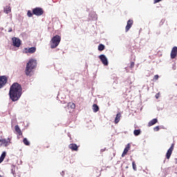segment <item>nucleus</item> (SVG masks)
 I'll return each instance as SVG.
<instances>
[{"mask_svg": "<svg viewBox=\"0 0 177 177\" xmlns=\"http://www.w3.org/2000/svg\"><path fill=\"white\" fill-rule=\"evenodd\" d=\"M37 67V60L31 59L29 60L28 63L26 64V68L25 71L26 75H30L31 71Z\"/></svg>", "mask_w": 177, "mask_h": 177, "instance_id": "f03ea898", "label": "nucleus"}, {"mask_svg": "<svg viewBox=\"0 0 177 177\" xmlns=\"http://www.w3.org/2000/svg\"><path fill=\"white\" fill-rule=\"evenodd\" d=\"M60 41H62V37L56 35L54 36L51 40L50 41V46L51 49H55L59 46V44H60Z\"/></svg>", "mask_w": 177, "mask_h": 177, "instance_id": "7ed1b4c3", "label": "nucleus"}, {"mask_svg": "<svg viewBox=\"0 0 177 177\" xmlns=\"http://www.w3.org/2000/svg\"><path fill=\"white\" fill-rule=\"evenodd\" d=\"M98 111H99V106H97V104H93V113H97Z\"/></svg>", "mask_w": 177, "mask_h": 177, "instance_id": "a211bd4d", "label": "nucleus"}, {"mask_svg": "<svg viewBox=\"0 0 177 177\" xmlns=\"http://www.w3.org/2000/svg\"><path fill=\"white\" fill-rule=\"evenodd\" d=\"M69 149L73 151H78V146L76 144H71L69 145Z\"/></svg>", "mask_w": 177, "mask_h": 177, "instance_id": "2eb2a0df", "label": "nucleus"}, {"mask_svg": "<svg viewBox=\"0 0 177 177\" xmlns=\"http://www.w3.org/2000/svg\"><path fill=\"white\" fill-rule=\"evenodd\" d=\"M156 99H158V94L156 95Z\"/></svg>", "mask_w": 177, "mask_h": 177, "instance_id": "7c9ffc66", "label": "nucleus"}, {"mask_svg": "<svg viewBox=\"0 0 177 177\" xmlns=\"http://www.w3.org/2000/svg\"><path fill=\"white\" fill-rule=\"evenodd\" d=\"M133 67H135V62H131L130 64L129 68L132 69L133 68Z\"/></svg>", "mask_w": 177, "mask_h": 177, "instance_id": "cd10ccee", "label": "nucleus"}, {"mask_svg": "<svg viewBox=\"0 0 177 177\" xmlns=\"http://www.w3.org/2000/svg\"><path fill=\"white\" fill-rule=\"evenodd\" d=\"M26 53H35L37 52V48L30 47L29 48H25Z\"/></svg>", "mask_w": 177, "mask_h": 177, "instance_id": "4468645a", "label": "nucleus"}, {"mask_svg": "<svg viewBox=\"0 0 177 177\" xmlns=\"http://www.w3.org/2000/svg\"><path fill=\"white\" fill-rule=\"evenodd\" d=\"M22 91L23 88L21 84L19 83H13L9 91V96L12 102H17V100L21 97Z\"/></svg>", "mask_w": 177, "mask_h": 177, "instance_id": "f257e3e1", "label": "nucleus"}, {"mask_svg": "<svg viewBox=\"0 0 177 177\" xmlns=\"http://www.w3.org/2000/svg\"><path fill=\"white\" fill-rule=\"evenodd\" d=\"M176 164H177V158L175 159Z\"/></svg>", "mask_w": 177, "mask_h": 177, "instance_id": "473e14b6", "label": "nucleus"}, {"mask_svg": "<svg viewBox=\"0 0 177 177\" xmlns=\"http://www.w3.org/2000/svg\"><path fill=\"white\" fill-rule=\"evenodd\" d=\"M10 140H12L10 138H8L7 140L3 138V139H0V146H2L3 145H4V146L6 147H8V146H9V145H10V143H12V142H10Z\"/></svg>", "mask_w": 177, "mask_h": 177, "instance_id": "39448f33", "label": "nucleus"}, {"mask_svg": "<svg viewBox=\"0 0 177 177\" xmlns=\"http://www.w3.org/2000/svg\"><path fill=\"white\" fill-rule=\"evenodd\" d=\"M132 167L133 171H138V168L136 167V163L135 162V161L132 162Z\"/></svg>", "mask_w": 177, "mask_h": 177, "instance_id": "393cba45", "label": "nucleus"}, {"mask_svg": "<svg viewBox=\"0 0 177 177\" xmlns=\"http://www.w3.org/2000/svg\"><path fill=\"white\" fill-rule=\"evenodd\" d=\"M23 143L25 145V146H30V141H28L26 138H24Z\"/></svg>", "mask_w": 177, "mask_h": 177, "instance_id": "4be33fe9", "label": "nucleus"}, {"mask_svg": "<svg viewBox=\"0 0 177 177\" xmlns=\"http://www.w3.org/2000/svg\"><path fill=\"white\" fill-rule=\"evenodd\" d=\"M157 122H158V120L156 118L153 119L149 122L148 127H153V125H156Z\"/></svg>", "mask_w": 177, "mask_h": 177, "instance_id": "dca6fc26", "label": "nucleus"}, {"mask_svg": "<svg viewBox=\"0 0 177 177\" xmlns=\"http://www.w3.org/2000/svg\"><path fill=\"white\" fill-rule=\"evenodd\" d=\"M177 56V47L174 46L172 48L171 53H170V57L171 59H175Z\"/></svg>", "mask_w": 177, "mask_h": 177, "instance_id": "f8f14e48", "label": "nucleus"}, {"mask_svg": "<svg viewBox=\"0 0 177 177\" xmlns=\"http://www.w3.org/2000/svg\"><path fill=\"white\" fill-rule=\"evenodd\" d=\"M174 147H175V144H172L170 148L168 149L166 153V158H167V160H169V158H171V156L172 154V152L174 151Z\"/></svg>", "mask_w": 177, "mask_h": 177, "instance_id": "6e6552de", "label": "nucleus"}, {"mask_svg": "<svg viewBox=\"0 0 177 177\" xmlns=\"http://www.w3.org/2000/svg\"><path fill=\"white\" fill-rule=\"evenodd\" d=\"M5 157H6V152H3L0 156V164L5 160Z\"/></svg>", "mask_w": 177, "mask_h": 177, "instance_id": "aec40b11", "label": "nucleus"}, {"mask_svg": "<svg viewBox=\"0 0 177 177\" xmlns=\"http://www.w3.org/2000/svg\"><path fill=\"white\" fill-rule=\"evenodd\" d=\"M32 13L35 16H42L44 15V10L41 8L37 7L32 9Z\"/></svg>", "mask_w": 177, "mask_h": 177, "instance_id": "20e7f679", "label": "nucleus"}, {"mask_svg": "<svg viewBox=\"0 0 177 177\" xmlns=\"http://www.w3.org/2000/svg\"><path fill=\"white\" fill-rule=\"evenodd\" d=\"M133 134L135 136H139L140 135V129L134 130Z\"/></svg>", "mask_w": 177, "mask_h": 177, "instance_id": "5701e85b", "label": "nucleus"}, {"mask_svg": "<svg viewBox=\"0 0 177 177\" xmlns=\"http://www.w3.org/2000/svg\"><path fill=\"white\" fill-rule=\"evenodd\" d=\"M120 120H121V113H117L116 117L115 118V121H114L115 124H118V122H119V121H120Z\"/></svg>", "mask_w": 177, "mask_h": 177, "instance_id": "f3484780", "label": "nucleus"}, {"mask_svg": "<svg viewBox=\"0 0 177 177\" xmlns=\"http://www.w3.org/2000/svg\"><path fill=\"white\" fill-rule=\"evenodd\" d=\"M133 25V20L129 19L127 21V26L125 27L126 32H128L129 31V30H131V27H132Z\"/></svg>", "mask_w": 177, "mask_h": 177, "instance_id": "9b49d317", "label": "nucleus"}, {"mask_svg": "<svg viewBox=\"0 0 177 177\" xmlns=\"http://www.w3.org/2000/svg\"><path fill=\"white\" fill-rule=\"evenodd\" d=\"M0 177H2V176H1V175H0Z\"/></svg>", "mask_w": 177, "mask_h": 177, "instance_id": "72a5a7b5", "label": "nucleus"}, {"mask_svg": "<svg viewBox=\"0 0 177 177\" xmlns=\"http://www.w3.org/2000/svg\"><path fill=\"white\" fill-rule=\"evenodd\" d=\"M162 0H153L154 3H158V2H161Z\"/></svg>", "mask_w": 177, "mask_h": 177, "instance_id": "c756f323", "label": "nucleus"}, {"mask_svg": "<svg viewBox=\"0 0 177 177\" xmlns=\"http://www.w3.org/2000/svg\"><path fill=\"white\" fill-rule=\"evenodd\" d=\"M99 59L101 60L104 66H109V61L107 60V57H106V55H101L99 56Z\"/></svg>", "mask_w": 177, "mask_h": 177, "instance_id": "1a4fd4ad", "label": "nucleus"}, {"mask_svg": "<svg viewBox=\"0 0 177 177\" xmlns=\"http://www.w3.org/2000/svg\"><path fill=\"white\" fill-rule=\"evenodd\" d=\"M12 44L14 46H16V48H20V45H21V41L17 37H13Z\"/></svg>", "mask_w": 177, "mask_h": 177, "instance_id": "0eeeda50", "label": "nucleus"}, {"mask_svg": "<svg viewBox=\"0 0 177 177\" xmlns=\"http://www.w3.org/2000/svg\"><path fill=\"white\" fill-rule=\"evenodd\" d=\"M158 78H160V76L158 75H155L153 78V81H157L158 80Z\"/></svg>", "mask_w": 177, "mask_h": 177, "instance_id": "bb28decb", "label": "nucleus"}, {"mask_svg": "<svg viewBox=\"0 0 177 177\" xmlns=\"http://www.w3.org/2000/svg\"><path fill=\"white\" fill-rule=\"evenodd\" d=\"M15 129L17 135H18L17 136L18 139H20V136L23 138V132H21V129H20V127H19V125H16L15 127Z\"/></svg>", "mask_w": 177, "mask_h": 177, "instance_id": "9d476101", "label": "nucleus"}, {"mask_svg": "<svg viewBox=\"0 0 177 177\" xmlns=\"http://www.w3.org/2000/svg\"><path fill=\"white\" fill-rule=\"evenodd\" d=\"M129 150H131V144H127L122 153V157H125Z\"/></svg>", "mask_w": 177, "mask_h": 177, "instance_id": "ddd939ff", "label": "nucleus"}, {"mask_svg": "<svg viewBox=\"0 0 177 177\" xmlns=\"http://www.w3.org/2000/svg\"><path fill=\"white\" fill-rule=\"evenodd\" d=\"M6 82H8L6 76H0V89L6 85Z\"/></svg>", "mask_w": 177, "mask_h": 177, "instance_id": "423d86ee", "label": "nucleus"}, {"mask_svg": "<svg viewBox=\"0 0 177 177\" xmlns=\"http://www.w3.org/2000/svg\"><path fill=\"white\" fill-rule=\"evenodd\" d=\"M68 109H75V104L74 102H69L68 103Z\"/></svg>", "mask_w": 177, "mask_h": 177, "instance_id": "412c9836", "label": "nucleus"}, {"mask_svg": "<svg viewBox=\"0 0 177 177\" xmlns=\"http://www.w3.org/2000/svg\"><path fill=\"white\" fill-rule=\"evenodd\" d=\"M98 50H100V52H102V50H104V45L100 44L98 46Z\"/></svg>", "mask_w": 177, "mask_h": 177, "instance_id": "b1692460", "label": "nucleus"}, {"mask_svg": "<svg viewBox=\"0 0 177 177\" xmlns=\"http://www.w3.org/2000/svg\"><path fill=\"white\" fill-rule=\"evenodd\" d=\"M32 15H34V13H32L31 10H28V12H27L28 17H32Z\"/></svg>", "mask_w": 177, "mask_h": 177, "instance_id": "a878e982", "label": "nucleus"}, {"mask_svg": "<svg viewBox=\"0 0 177 177\" xmlns=\"http://www.w3.org/2000/svg\"><path fill=\"white\" fill-rule=\"evenodd\" d=\"M153 131H155V132H158V131H160V127H158V126L155 127L153 128Z\"/></svg>", "mask_w": 177, "mask_h": 177, "instance_id": "c85d7f7f", "label": "nucleus"}, {"mask_svg": "<svg viewBox=\"0 0 177 177\" xmlns=\"http://www.w3.org/2000/svg\"><path fill=\"white\" fill-rule=\"evenodd\" d=\"M8 32H12V28L8 30Z\"/></svg>", "mask_w": 177, "mask_h": 177, "instance_id": "2f4dec72", "label": "nucleus"}, {"mask_svg": "<svg viewBox=\"0 0 177 177\" xmlns=\"http://www.w3.org/2000/svg\"><path fill=\"white\" fill-rule=\"evenodd\" d=\"M10 12H12V8H10V6H6L4 8V12L7 15H8V13H10Z\"/></svg>", "mask_w": 177, "mask_h": 177, "instance_id": "6ab92c4d", "label": "nucleus"}]
</instances>
